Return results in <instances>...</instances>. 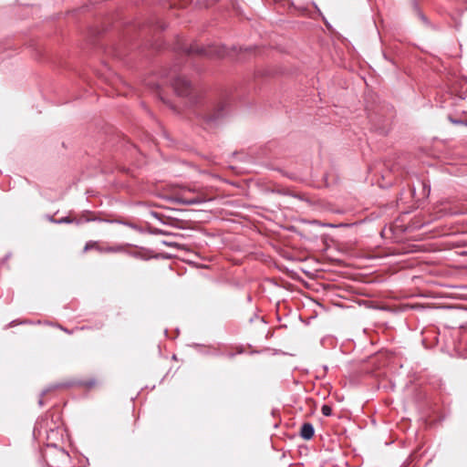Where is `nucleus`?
Here are the masks:
<instances>
[{
	"mask_svg": "<svg viewBox=\"0 0 467 467\" xmlns=\"http://www.w3.org/2000/svg\"><path fill=\"white\" fill-rule=\"evenodd\" d=\"M54 413L49 412L46 415V418L41 419L37 423L39 430H43L46 432L53 431L57 427V422L54 421Z\"/></svg>",
	"mask_w": 467,
	"mask_h": 467,
	"instance_id": "obj_4",
	"label": "nucleus"
},
{
	"mask_svg": "<svg viewBox=\"0 0 467 467\" xmlns=\"http://www.w3.org/2000/svg\"><path fill=\"white\" fill-rule=\"evenodd\" d=\"M172 199L176 202L192 205L212 200V197L202 189L182 187L172 193Z\"/></svg>",
	"mask_w": 467,
	"mask_h": 467,
	"instance_id": "obj_1",
	"label": "nucleus"
},
{
	"mask_svg": "<svg viewBox=\"0 0 467 467\" xmlns=\"http://www.w3.org/2000/svg\"><path fill=\"white\" fill-rule=\"evenodd\" d=\"M173 88L179 96H187L191 90V84L186 78L178 77L173 82Z\"/></svg>",
	"mask_w": 467,
	"mask_h": 467,
	"instance_id": "obj_3",
	"label": "nucleus"
},
{
	"mask_svg": "<svg viewBox=\"0 0 467 467\" xmlns=\"http://www.w3.org/2000/svg\"><path fill=\"white\" fill-rule=\"evenodd\" d=\"M187 54H196L199 56H205L210 57H223L226 54L224 47L222 46H208L202 47L197 44L191 45L184 50Z\"/></svg>",
	"mask_w": 467,
	"mask_h": 467,
	"instance_id": "obj_2",
	"label": "nucleus"
},
{
	"mask_svg": "<svg viewBox=\"0 0 467 467\" xmlns=\"http://www.w3.org/2000/svg\"><path fill=\"white\" fill-rule=\"evenodd\" d=\"M224 105L223 103H219L214 109V112L208 113L206 115L207 121H213L219 119L222 115V111L223 110Z\"/></svg>",
	"mask_w": 467,
	"mask_h": 467,
	"instance_id": "obj_6",
	"label": "nucleus"
},
{
	"mask_svg": "<svg viewBox=\"0 0 467 467\" xmlns=\"http://www.w3.org/2000/svg\"><path fill=\"white\" fill-rule=\"evenodd\" d=\"M65 222L70 223L72 221L70 219L67 218V219H65Z\"/></svg>",
	"mask_w": 467,
	"mask_h": 467,
	"instance_id": "obj_9",
	"label": "nucleus"
},
{
	"mask_svg": "<svg viewBox=\"0 0 467 467\" xmlns=\"http://www.w3.org/2000/svg\"><path fill=\"white\" fill-rule=\"evenodd\" d=\"M93 245H94V244H86V246H85V248H84V250H85V251H87V250H88L90 247H92Z\"/></svg>",
	"mask_w": 467,
	"mask_h": 467,
	"instance_id": "obj_8",
	"label": "nucleus"
},
{
	"mask_svg": "<svg viewBox=\"0 0 467 467\" xmlns=\"http://www.w3.org/2000/svg\"><path fill=\"white\" fill-rule=\"evenodd\" d=\"M321 412H322V414H323V415H325V416H330V415H331V413H332V409H331V407H330V406H328V405L325 404V405H323V406H322V408H321Z\"/></svg>",
	"mask_w": 467,
	"mask_h": 467,
	"instance_id": "obj_7",
	"label": "nucleus"
},
{
	"mask_svg": "<svg viewBox=\"0 0 467 467\" xmlns=\"http://www.w3.org/2000/svg\"><path fill=\"white\" fill-rule=\"evenodd\" d=\"M300 436L305 440H310L314 436V427L309 422H305L300 430Z\"/></svg>",
	"mask_w": 467,
	"mask_h": 467,
	"instance_id": "obj_5",
	"label": "nucleus"
}]
</instances>
